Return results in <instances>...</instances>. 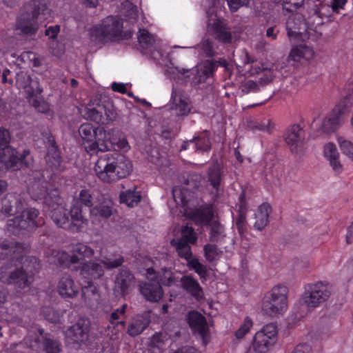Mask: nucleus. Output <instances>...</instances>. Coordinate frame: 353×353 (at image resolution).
<instances>
[{
  "label": "nucleus",
  "instance_id": "nucleus-1",
  "mask_svg": "<svg viewBox=\"0 0 353 353\" xmlns=\"http://www.w3.org/2000/svg\"><path fill=\"white\" fill-rule=\"evenodd\" d=\"M29 246L14 240L5 239L0 243V259L7 260L0 268V281L24 289L33 281L40 268L37 258L27 256Z\"/></svg>",
  "mask_w": 353,
  "mask_h": 353
},
{
  "label": "nucleus",
  "instance_id": "nucleus-2",
  "mask_svg": "<svg viewBox=\"0 0 353 353\" xmlns=\"http://www.w3.org/2000/svg\"><path fill=\"white\" fill-rule=\"evenodd\" d=\"M50 253L54 259L52 263L79 272L81 279L84 280L85 285L81 288V297L85 302L89 299L90 294L95 295L97 290L93 285V280L100 279L104 274L103 268L101 263L89 261L77 265V258L73 256V254L70 255L65 251L55 249L51 250Z\"/></svg>",
  "mask_w": 353,
  "mask_h": 353
},
{
  "label": "nucleus",
  "instance_id": "nucleus-3",
  "mask_svg": "<svg viewBox=\"0 0 353 353\" xmlns=\"http://www.w3.org/2000/svg\"><path fill=\"white\" fill-rule=\"evenodd\" d=\"M94 169L101 181L110 183L128 176L132 171V165L122 154H104L99 157Z\"/></svg>",
  "mask_w": 353,
  "mask_h": 353
},
{
  "label": "nucleus",
  "instance_id": "nucleus-4",
  "mask_svg": "<svg viewBox=\"0 0 353 353\" xmlns=\"http://www.w3.org/2000/svg\"><path fill=\"white\" fill-rule=\"evenodd\" d=\"M123 20L118 16L110 15L103 19L100 24L94 26L90 31V38L96 43L119 41L130 39L132 31L123 32Z\"/></svg>",
  "mask_w": 353,
  "mask_h": 353
},
{
  "label": "nucleus",
  "instance_id": "nucleus-5",
  "mask_svg": "<svg viewBox=\"0 0 353 353\" xmlns=\"http://www.w3.org/2000/svg\"><path fill=\"white\" fill-rule=\"evenodd\" d=\"M48 8L41 0H30L23 6V11L17 19L14 30L23 37L35 36L39 30L38 18L45 15Z\"/></svg>",
  "mask_w": 353,
  "mask_h": 353
},
{
  "label": "nucleus",
  "instance_id": "nucleus-6",
  "mask_svg": "<svg viewBox=\"0 0 353 353\" xmlns=\"http://www.w3.org/2000/svg\"><path fill=\"white\" fill-rule=\"evenodd\" d=\"M44 224V219L39 216V210L30 208L23 210L19 215L9 219L6 223V230L10 234L18 236L33 232Z\"/></svg>",
  "mask_w": 353,
  "mask_h": 353
},
{
  "label": "nucleus",
  "instance_id": "nucleus-7",
  "mask_svg": "<svg viewBox=\"0 0 353 353\" xmlns=\"http://www.w3.org/2000/svg\"><path fill=\"white\" fill-rule=\"evenodd\" d=\"M288 307V289L280 285L265 293L261 302L263 313L270 317L283 315L287 311Z\"/></svg>",
  "mask_w": 353,
  "mask_h": 353
},
{
  "label": "nucleus",
  "instance_id": "nucleus-8",
  "mask_svg": "<svg viewBox=\"0 0 353 353\" xmlns=\"http://www.w3.org/2000/svg\"><path fill=\"white\" fill-rule=\"evenodd\" d=\"M79 133L83 141L86 152L90 155L109 150L106 132L103 128L85 123L79 127Z\"/></svg>",
  "mask_w": 353,
  "mask_h": 353
},
{
  "label": "nucleus",
  "instance_id": "nucleus-9",
  "mask_svg": "<svg viewBox=\"0 0 353 353\" xmlns=\"http://www.w3.org/2000/svg\"><path fill=\"white\" fill-rule=\"evenodd\" d=\"M86 119L99 125H107L115 120L117 112L111 103H101V97L97 95L91 99L86 107L81 110Z\"/></svg>",
  "mask_w": 353,
  "mask_h": 353
},
{
  "label": "nucleus",
  "instance_id": "nucleus-10",
  "mask_svg": "<svg viewBox=\"0 0 353 353\" xmlns=\"http://www.w3.org/2000/svg\"><path fill=\"white\" fill-rule=\"evenodd\" d=\"M332 292V285L327 281H316L304 285L301 303L307 308H316L326 301Z\"/></svg>",
  "mask_w": 353,
  "mask_h": 353
},
{
  "label": "nucleus",
  "instance_id": "nucleus-11",
  "mask_svg": "<svg viewBox=\"0 0 353 353\" xmlns=\"http://www.w3.org/2000/svg\"><path fill=\"white\" fill-rule=\"evenodd\" d=\"M353 108V90L341 99L332 111L323 121L322 130L330 133L336 130L343 123V116Z\"/></svg>",
  "mask_w": 353,
  "mask_h": 353
},
{
  "label": "nucleus",
  "instance_id": "nucleus-12",
  "mask_svg": "<svg viewBox=\"0 0 353 353\" xmlns=\"http://www.w3.org/2000/svg\"><path fill=\"white\" fill-rule=\"evenodd\" d=\"M41 135L46 149L44 159L48 170L53 174L63 170L62 157L54 136L50 131H43Z\"/></svg>",
  "mask_w": 353,
  "mask_h": 353
},
{
  "label": "nucleus",
  "instance_id": "nucleus-13",
  "mask_svg": "<svg viewBox=\"0 0 353 353\" xmlns=\"http://www.w3.org/2000/svg\"><path fill=\"white\" fill-rule=\"evenodd\" d=\"M32 161L29 149L23 150L20 157L18 156L17 150L11 146L0 150V163L6 170H16L20 169L21 165L29 167Z\"/></svg>",
  "mask_w": 353,
  "mask_h": 353
},
{
  "label": "nucleus",
  "instance_id": "nucleus-14",
  "mask_svg": "<svg viewBox=\"0 0 353 353\" xmlns=\"http://www.w3.org/2000/svg\"><path fill=\"white\" fill-rule=\"evenodd\" d=\"M43 341V347L46 353H60L61 343L50 333H45L43 329L37 328L34 334L29 333L24 339L25 343L31 348L39 345Z\"/></svg>",
  "mask_w": 353,
  "mask_h": 353
},
{
  "label": "nucleus",
  "instance_id": "nucleus-15",
  "mask_svg": "<svg viewBox=\"0 0 353 353\" xmlns=\"http://www.w3.org/2000/svg\"><path fill=\"white\" fill-rule=\"evenodd\" d=\"M277 327L274 323L264 325L254 334L252 347L259 353H266L277 341Z\"/></svg>",
  "mask_w": 353,
  "mask_h": 353
},
{
  "label": "nucleus",
  "instance_id": "nucleus-16",
  "mask_svg": "<svg viewBox=\"0 0 353 353\" xmlns=\"http://www.w3.org/2000/svg\"><path fill=\"white\" fill-rule=\"evenodd\" d=\"M219 65L224 67L227 70H230L229 63L224 59H219L216 61L214 59H208L203 63L196 67L192 72L194 75L192 78V84L196 85L205 83L208 79L213 76L215 70Z\"/></svg>",
  "mask_w": 353,
  "mask_h": 353
},
{
  "label": "nucleus",
  "instance_id": "nucleus-17",
  "mask_svg": "<svg viewBox=\"0 0 353 353\" xmlns=\"http://www.w3.org/2000/svg\"><path fill=\"white\" fill-rule=\"evenodd\" d=\"M207 33L217 41L224 44L231 43L233 40L230 27L224 20L217 18L216 16L208 23Z\"/></svg>",
  "mask_w": 353,
  "mask_h": 353
},
{
  "label": "nucleus",
  "instance_id": "nucleus-18",
  "mask_svg": "<svg viewBox=\"0 0 353 353\" xmlns=\"http://www.w3.org/2000/svg\"><path fill=\"white\" fill-rule=\"evenodd\" d=\"M89 331V321L84 319H80L67 330L65 332L66 342L73 345H81L88 341Z\"/></svg>",
  "mask_w": 353,
  "mask_h": 353
},
{
  "label": "nucleus",
  "instance_id": "nucleus-19",
  "mask_svg": "<svg viewBox=\"0 0 353 353\" xmlns=\"http://www.w3.org/2000/svg\"><path fill=\"white\" fill-rule=\"evenodd\" d=\"M24 205V200L17 193H8L0 202V221L4 220L15 213L19 212Z\"/></svg>",
  "mask_w": 353,
  "mask_h": 353
},
{
  "label": "nucleus",
  "instance_id": "nucleus-20",
  "mask_svg": "<svg viewBox=\"0 0 353 353\" xmlns=\"http://www.w3.org/2000/svg\"><path fill=\"white\" fill-rule=\"evenodd\" d=\"M187 321L193 334L199 336L205 345L209 336V328L205 317L200 312L192 310L188 314Z\"/></svg>",
  "mask_w": 353,
  "mask_h": 353
},
{
  "label": "nucleus",
  "instance_id": "nucleus-21",
  "mask_svg": "<svg viewBox=\"0 0 353 353\" xmlns=\"http://www.w3.org/2000/svg\"><path fill=\"white\" fill-rule=\"evenodd\" d=\"M54 202L52 204V210L50 212V216L53 222L59 228L63 229L70 230L71 223L68 215V211L59 202L60 197L58 196V191L54 190L53 191Z\"/></svg>",
  "mask_w": 353,
  "mask_h": 353
},
{
  "label": "nucleus",
  "instance_id": "nucleus-22",
  "mask_svg": "<svg viewBox=\"0 0 353 353\" xmlns=\"http://www.w3.org/2000/svg\"><path fill=\"white\" fill-rule=\"evenodd\" d=\"M151 323V314L149 311H144L133 316L127 326L126 333L134 337L142 334Z\"/></svg>",
  "mask_w": 353,
  "mask_h": 353
},
{
  "label": "nucleus",
  "instance_id": "nucleus-23",
  "mask_svg": "<svg viewBox=\"0 0 353 353\" xmlns=\"http://www.w3.org/2000/svg\"><path fill=\"white\" fill-rule=\"evenodd\" d=\"M284 140L294 153H297L305 139V131L299 124L288 126L283 134Z\"/></svg>",
  "mask_w": 353,
  "mask_h": 353
},
{
  "label": "nucleus",
  "instance_id": "nucleus-24",
  "mask_svg": "<svg viewBox=\"0 0 353 353\" xmlns=\"http://www.w3.org/2000/svg\"><path fill=\"white\" fill-rule=\"evenodd\" d=\"M117 210L114 201L110 199H104L90 210L92 221H106L110 218Z\"/></svg>",
  "mask_w": 353,
  "mask_h": 353
},
{
  "label": "nucleus",
  "instance_id": "nucleus-25",
  "mask_svg": "<svg viewBox=\"0 0 353 353\" xmlns=\"http://www.w3.org/2000/svg\"><path fill=\"white\" fill-rule=\"evenodd\" d=\"M223 171L218 162H213L206 172L207 182L215 192L214 201L218 198L219 192L223 190Z\"/></svg>",
  "mask_w": 353,
  "mask_h": 353
},
{
  "label": "nucleus",
  "instance_id": "nucleus-26",
  "mask_svg": "<svg viewBox=\"0 0 353 353\" xmlns=\"http://www.w3.org/2000/svg\"><path fill=\"white\" fill-rule=\"evenodd\" d=\"M173 105L172 110L178 117L188 115L192 109L190 99L182 93V90H172L171 94Z\"/></svg>",
  "mask_w": 353,
  "mask_h": 353
},
{
  "label": "nucleus",
  "instance_id": "nucleus-27",
  "mask_svg": "<svg viewBox=\"0 0 353 353\" xmlns=\"http://www.w3.org/2000/svg\"><path fill=\"white\" fill-rule=\"evenodd\" d=\"M139 46L143 53H151L152 56L157 53L161 56V52L158 50L159 41L145 29H140L137 34Z\"/></svg>",
  "mask_w": 353,
  "mask_h": 353
},
{
  "label": "nucleus",
  "instance_id": "nucleus-28",
  "mask_svg": "<svg viewBox=\"0 0 353 353\" xmlns=\"http://www.w3.org/2000/svg\"><path fill=\"white\" fill-rule=\"evenodd\" d=\"M57 292L63 299H73L79 294V286L69 274L63 275L57 283Z\"/></svg>",
  "mask_w": 353,
  "mask_h": 353
},
{
  "label": "nucleus",
  "instance_id": "nucleus-29",
  "mask_svg": "<svg viewBox=\"0 0 353 353\" xmlns=\"http://www.w3.org/2000/svg\"><path fill=\"white\" fill-rule=\"evenodd\" d=\"M134 279V275L128 268H122L115 277L114 285V292L124 296L127 294Z\"/></svg>",
  "mask_w": 353,
  "mask_h": 353
},
{
  "label": "nucleus",
  "instance_id": "nucleus-30",
  "mask_svg": "<svg viewBox=\"0 0 353 353\" xmlns=\"http://www.w3.org/2000/svg\"><path fill=\"white\" fill-rule=\"evenodd\" d=\"M139 291L150 302H158L163 296V290L159 282L142 281L139 284Z\"/></svg>",
  "mask_w": 353,
  "mask_h": 353
},
{
  "label": "nucleus",
  "instance_id": "nucleus-31",
  "mask_svg": "<svg viewBox=\"0 0 353 353\" xmlns=\"http://www.w3.org/2000/svg\"><path fill=\"white\" fill-rule=\"evenodd\" d=\"M181 288L196 301L204 299V292L198 281L191 274L183 276L181 279Z\"/></svg>",
  "mask_w": 353,
  "mask_h": 353
},
{
  "label": "nucleus",
  "instance_id": "nucleus-32",
  "mask_svg": "<svg viewBox=\"0 0 353 353\" xmlns=\"http://www.w3.org/2000/svg\"><path fill=\"white\" fill-rule=\"evenodd\" d=\"M68 215L71 223L70 230L73 232H80L88 222L83 214L82 206L78 203L72 204L68 211Z\"/></svg>",
  "mask_w": 353,
  "mask_h": 353
},
{
  "label": "nucleus",
  "instance_id": "nucleus-33",
  "mask_svg": "<svg viewBox=\"0 0 353 353\" xmlns=\"http://www.w3.org/2000/svg\"><path fill=\"white\" fill-rule=\"evenodd\" d=\"M305 28V19L300 14L290 16L286 21V30L290 38L299 39L302 34L301 30Z\"/></svg>",
  "mask_w": 353,
  "mask_h": 353
},
{
  "label": "nucleus",
  "instance_id": "nucleus-34",
  "mask_svg": "<svg viewBox=\"0 0 353 353\" xmlns=\"http://www.w3.org/2000/svg\"><path fill=\"white\" fill-rule=\"evenodd\" d=\"M191 217L200 225H210L214 218L213 203H206L194 209L191 212Z\"/></svg>",
  "mask_w": 353,
  "mask_h": 353
},
{
  "label": "nucleus",
  "instance_id": "nucleus-35",
  "mask_svg": "<svg viewBox=\"0 0 353 353\" xmlns=\"http://www.w3.org/2000/svg\"><path fill=\"white\" fill-rule=\"evenodd\" d=\"M43 90H27L26 96L28 103L38 112L46 113L50 110L48 102L41 96Z\"/></svg>",
  "mask_w": 353,
  "mask_h": 353
},
{
  "label": "nucleus",
  "instance_id": "nucleus-36",
  "mask_svg": "<svg viewBox=\"0 0 353 353\" xmlns=\"http://www.w3.org/2000/svg\"><path fill=\"white\" fill-rule=\"evenodd\" d=\"M324 157L329 161L330 165L336 173H341L343 170L339 161V154L336 145L332 143H328L324 146Z\"/></svg>",
  "mask_w": 353,
  "mask_h": 353
},
{
  "label": "nucleus",
  "instance_id": "nucleus-37",
  "mask_svg": "<svg viewBox=\"0 0 353 353\" xmlns=\"http://www.w3.org/2000/svg\"><path fill=\"white\" fill-rule=\"evenodd\" d=\"M314 56V50L306 45H299L293 47L288 58L294 61H299L301 59L307 61L312 59Z\"/></svg>",
  "mask_w": 353,
  "mask_h": 353
},
{
  "label": "nucleus",
  "instance_id": "nucleus-38",
  "mask_svg": "<svg viewBox=\"0 0 353 353\" xmlns=\"http://www.w3.org/2000/svg\"><path fill=\"white\" fill-rule=\"evenodd\" d=\"M272 211L270 204L265 203L261 204L258 209L256 215V222L254 224V228L259 231H262L269 223V216Z\"/></svg>",
  "mask_w": 353,
  "mask_h": 353
},
{
  "label": "nucleus",
  "instance_id": "nucleus-39",
  "mask_svg": "<svg viewBox=\"0 0 353 353\" xmlns=\"http://www.w3.org/2000/svg\"><path fill=\"white\" fill-rule=\"evenodd\" d=\"M72 252L73 256H76L77 258V265L86 262V259H91L94 254V251L91 247L81 243L74 245Z\"/></svg>",
  "mask_w": 353,
  "mask_h": 353
},
{
  "label": "nucleus",
  "instance_id": "nucleus-40",
  "mask_svg": "<svg viewBox=\"0 0 353 353\" xmlns=\"http://www.w3.org/2000/svg\"><path fill=\"white\" fill-rule=\"evenodd\" d=\"M121 203H125L128 207H134L141 200V192L137 190V187L121 192L119 194Z\"/></svg>",
  "mask_w": 353,
  "mask_h": 353
},
{
  "label": "nucleus",
  "instance_id": "nucleus-41",
  "mask_svg": "<svg viewBox=\"0 0 353 353\" xmlns=\"http://www.w3.org/2000/svg\"><path fill=\"white\" fill-rule=\"evenodd\" d=\"M44 184H46L44 181L41 183L38 182L28 188V192L34 200L43 199L45 202H48L50 194Z\"/></svg>",
  "mask_w": 353,
  "mask_h": 353
},
{
  "label": "nucleus",
  "instance_id": "nucleus-42",
  "mask_svg": "<svg viewBox=\"0 0 353 353\" xmlns=\"http://www.w3.org/2000/svg\"><path fill=\"white\" fill-rule=\"evenodd\" d=\"M171 245L175 248L181 258L185 259L187 261L192 259V252L190 243L174 239L171 241Z\"/></svg>",
  "mask_w": 353,
  "mask_h": 353
},
{
  "label": "nucleus",
  "instance_id": "nucleus-43",
  "mask_svg": "<svg viewBox=\"0 0 353 353\" xmlns=\"http://www.w3.org/2000/svg\"><path fill=\"white\" fill-rule=\"evenodd\" d=\"M193 149L195 151L208 152L211 150L212 145L210 139L206 132L204 134L194 137Z\"/></svg>",
  "mask_w": 353,
  "mask_h": 353
},
{
  "label": "nucleus",
  "instance_id": "nucleus-44",
  "mask_svg": "<svg viewBox=\"0 0 353 353\" xmlns=\"http://www.w3.org/2000/svg\"><path fill=\"white\" fill-rule=\"evenodd\" d=\"M249 128L252 131H261L272 134L274 130L275 123L270 119H264L261 121L251 122L249 124Z\"/></svg>",
  "mask_w": 353,
  "mask_h": 353
},
{
  "label": "nucleus",
  "instance_id": "nucleus-45",
  "mask_svg": "<svg viewBox=\"0 0 353 353\" xmlns=\"http://www.w3.org/2000/svg\"><path fill=\"white\" fill-rule=\"evenodd\" d=\"M128 305L124 303L119 308L114 310L110 316V323L114 327L117 326L118 329L123 330L125 327V321H119L121 316L124 315L126 312V308Z\"/></svg>",
  "mask_w": 353,
  "mask_h": 353
},
{
  "label": "nucleus",
  "instance_id": "nucleus-46",
  "mask_svg": "<svg viewBox=\"0 0 353 353\" xmlns=\"http://www.w3.org/2000/svg\"><path fill=\"white\" fill-rule=\"evenodd\" d=\"M225 236L224 227L218 221H214L210 225V241L219 242Z\"/></svg>",
  "mask_w": 353,
  "mask_h": 353
},
{
  "label": "nucleus",
  "instance_id": "nucleus-47",
  "mask_svg": "<svg viewBox=\"0 0 353 353\" xmlns=\"http://www.w3.org/2000/svg\"><path fill=\"white\" fill-rule=\"evenodd\" d=\"M177 239L190 244H194L197 241V235L192 227L185 225L181 230V236Z\"/></svg>",
  "mask_w": 353,
  "mask_h": 353
},
{
  "label": "nucleus",
  "instance_id": "nucleus-48",
  "mask_svg": "<svg viewBox=\"0 0 353 353\" xmlns=\"http://www.w3.org/2000/svg\"><path fill=\"white\" fill-rule=\"evenodd\" d=\"M243 66L246 70L245 72L248 73L250 75L258 74L262 70L261 68L259 65V63L253 60L249 56L248 52H246L245 54Z\"/></svg>",
  "mask_w": 353,
  "mask_h": 353
},
{
  "label": "nucleus",
  "instance_id": "nucleus-49",
  "mask_svg": "<svg viewBox=\"0 0 353 353\" xmlns=\"http://www.w3.org/2000/svg\"><path fill=\"white\" fill-rule=\"evenodd\" d=\"M155 282H159V285L170 286L174 281L172 272L168 268H163L157 274Z\"/></svg>",
  "mask_w": 353,
  "mask_h": 353
},
{
  "label": "nucleus",
  "instance_id": "nucleus-50",
  "mask_svg": "<svg viewBox=\"0 0 353 353\" xmlns=\"http://www.w3.org/2000/svg\"><path fill=\"white\" fill-rule=\"evenodd\" d=\"M42 313L45 319L53 323H57L61 321L62 314L58 310L51 307H43Z\"/></svg>",
  "mask_w": 353,
  "mask_h": 353
},
{
  "label": "nucleus",
  "instance_id": "nucleus-51",
  "mask_svg": "<svg viewBox=\"0 0 353 353\" xmlns=\"http://www.w3.org/2000/svg\"><path fill=\"white\" fill-rule=\"evenodd\" d=\"M188 267L194 270L201 279H205L207 276V270L205 267L199 262L196 258H192L188 261Z\"/></svg>",
  "mask_w": 353,
  "mask_h": 353
},
{
  "label": "nucleus",
  "instance_id": "nucleus-52",
  "mask_svg": "<svg viewBox=\"0 0 353 353\" xmlns=\"http://www.w3.org/2000/svg\"><path fill=\"white\" fill-rule=\"evenodd\" d=\"M204 255L207 261L212 262L219 258V255L221 253L216 245L206 244L204 248Z\"/></svg>",
  "mask_w": 353,
  "mask_h": 353
},
{
  "label": "nucleus",
  "instance_id": "nucleus-53",
  "mask_svg": "<svg viewBox=\"0 0 353 353\" xmlns=\"http://www.w3.org/2000/svg\"><path fill=\"white\" fill-rule=\"evenodd\" d=\"M93 201V196L90 190L82 189L80 190L78 196V201L81 205L92 208L94 205Z\"/></svg>",
  "mask_w": 353,
  "mask_h": 353
},
{
  "label": "nucleus",
  "instance_id": "nucleus-54",
  "mask_svg": "<svg viewBox=\"0 0 353 353\" xmlns=\"http://www.w3.org/2000/svg\"><path fill=\"white\" fill-rule=\"evenodd\" d=\"M338 142L343 154L353 160V143L343 137H339Z\"/></svg>",
  "mask_w": 353,
  "mask_h": 353
},
{
  "label": "nucleus",
  "instance_id": "nucleus-55",
  "mask_svg": "<svg viewBox=\"0 0 353 353\" xmlns=\"http://www.w3.org/2000/svg\"><path fill=\"white\" fill-rule=\"evenodd\" d=\"M252 326H253L252 320L249 316H246L244 319V321H243V324L235 332V336L239 339L243 338L244 336L249 332V331L250 330V329Z\"/></svg>",
  "mask_w": 353,
  "mask_h": 353
},
{
  "label": "nucleus",
  "instance_id": "nucleus-56",
  "mask_svg": "<svg viewBox=\"0 0 353 353\" xmlns=\"http://www.w3.org/2000/svg\"><path fill=\"white\" fill-rule=\"evenodd\" d=\"M331 6L321 3L316 5L314 9V14L321 19L328 18L330 16Z\"/></svg>",
  "mask_w": 353,
  "mask_h": 353
},
{
  "label": "nucleus",
  "instance_id": "nucleus-57",
  "mask_svg": "<svg viewBox=\"0 0 353 353\" xmlns=\"http://www.w3.org/2000/svg\"><path fill=\"white\" fill-rule=\"evenodd\" d=\"M305 0H283V9L288 12H295L298 8L303 5Z\"/></svg>",
  "mask_w": 353,
  "mask_h": 353
},
{
  "label": "nucleus",
  "instance_id": "nucleus-58",
  "mask_svg": "<svg viewBox=\"0 0 353 353\" xmlns=\"http://www.w3.org/2000/svg\"><path fill=\"white\" fill-rule=\"evenodd\" d=\"M235 225H236V228L237 229V231H238L239 235L241 237L245 236V234L247 233V231H248L246 216L237 215V217L236 219Z\"/></svg>",
  "mask_w": 353,
  "mask_h": 353
},
{
  "label": "nucleus",
  "instance_id": "nucleus-59",
  "mask_svg": "<svg viewBox=\"0 0 353 353\" xmlns=\"http://www.w3.org/2000/svg\"><path fill=\"white\" fill-rule=\"evenodd\" d=\"M201 48L205 57H212L215 55L213 42L210 39L203 40L201 44Z\"/></svg>",
  "mask_w": 353,
  "mask_h": 353
},
{
  "label": "nucleus",
  "instance_id": "nucleus-60",
  "mask_svg": "<svg viewBox=\"0 0 353 353\" xmlns=\"http://www.w3.org/2000/svg\"><path fill=\"white\" fill-rule=\"evenodd\" d=\"M101 262L106 269L110 270L121 266L124 262V259L123 256H119L114 259H107L106 260H102Z\"/></svg>",
  "mask_w": 353,
  "mask_h": 353
},
{
  "label": "nucleus",
  "instance_id": "nucleus-61",
  "mask_svg": "<svg viewBox=\"0 0 353 353\" xmlns=\"http://www.w3.org/2000/svg\"><path fill=\"white\" fill-rule=\"evenodd\" d=\"M10 141V132L3 128H0V150L9 147Z\"/></svg>",
  "mask_w": 353,
  "mask_h": 353
},
{
  "label": "nucleus",
  "instance_id": "nucleus-62",
  "mask_svg": "<svg viewBox=\"0 0 353 353\" xmlns=\"http://www.w3.org/2000/svg\"><path fill=\"white\" fill-rule=\"evenodd\" d=\"M166 336L162 332H155L150 339L152 345L159 347L165 343Z\"/></svg>",
  "mask_w": 353,
  "mask_h": 353
},
{
  "label": "nucleus",
  "instance_id": "nucleus-63",
  "mask_svg": "<svg viewBox=\"0 0 353 353\" xmlns=\"http://www.w3.org/2000/svg\"><path fill=\"white\" fill-rule=\"evenodd\" d=\"M238 215L246 216L248 205L245 199V193L242 192L239 196V203L238 204Z\"/></svg>",
  "mask_w": 353,
  "mask_h": 353
},
{
  "label": "nucleus",
  "instance_id": "nucleus-64",
  "mask_svg": "<svg viewBox=\"0 0 353 353\" xmlns=\"http://www.w3.org/2000/svg\"><path fill=\"white\" fill-rule=\"evenodd\" d=\"M312 347L307 343L297 345L290 353H312Z\"/></svg>",
  "mask_w": 353,
  "mask_h": 353
}]
</instances>
